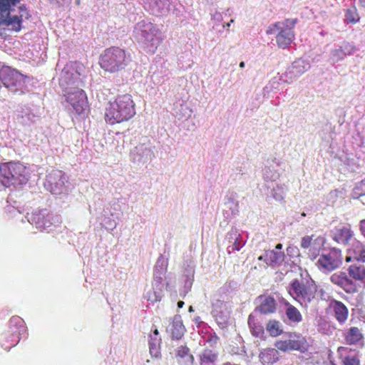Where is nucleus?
Wrapping results in <instances>:
<instances>
[{"label": "nucleus", "instance_id": "obj_35", "mask_svg": "<svg viewBox=\"0 0 365 365\" xmlns=\"http://www.w3.org/2000/svg\"><path fill=\"white\" fill-rule=\"evenodd\" d=\"M360 231L365 236V219L360 221Z\"/></svg>", "mask_w": 365, "mask_h": 365}, {"label": "nucleus", "instance_id": "obj_14", "mask_svg": "<svg viewBox=\"0 0 365 365\" xmlns=\"http://www.w3.org/2000/svg\"><path fill=\"white\" fill-rule=\"evenodd\" d=\"M330 281L338 287L342 288L347 293L355 292L356 289L351 279L346 272H337L330 277Z\"/></svg>", "mask_w": 365, "mask_h": 365}, {"label": "nucleus", "instance_id": "obj_19", "mask_svg": "<svg viewBox=\"0 0 365 365\" xmlns=\"http://www.w3.org/2000/svg\"><path fill=\"white\" fill-rule=\"evenodd\" d=\"M279 349L266 348L260 351L259 360L262 365H272L279 359Z\"/></svg>", "mask_w": 365, "mask_h": 365}, {"label": "nucleus", "instance_id": "obj_43", "mask_svg": "<svg viewBox=\"0 0 365 365\" xmlns=\"http://www.w3.org/2000/svg\"><path fill=\"white\" fill-rule=\"evenodd\" d=\"M340 349H346H346H348V348H346V347H344V346H341V347L339 348V350H340Z\"/></svg>", "mask_w": 365, "mask_h": 365}, {"label": "nucleus", "instance_id": "obj_34", "mask_svg": "<svg viewBox=\"0 0 365 365\" xmlns=\"http://www.w3.org/2000/svg\"><path fill=\"white\" fill-rule=\"evenodd\" d=\"M312 242V236H305L302 237L301 241V247L307 249L309 248Z\"/></svg>", "mask_w": 365, "mask_h": 365}, {"label": "nucleus", "instance_id": "obj_1", "mask_svg": "<svg viewBox=\"0 0 365 365\" xmlns=\"http://www.w3.org/2000/svg\"><path fill=\"white\" fill-rule=\"evenodd\" d=\"M22 0H0V29H7L11 32H19L22 29L24 18L30 14Z\"/></svg>", "mask_w": 365, "mask_h": 365}, {"label": "nucleus", "instance_id": "obj_28", "mask_svg": "<svg viewBox=\"0 0 365 365\" xmlns=\"http://www.w3.org/2000/svg\"><path fill=\"white\" fill-rule=\"evenodd\" d=\"M266 329L272 337H277L282 334L280 322L277 320H269L266 326Z\"/></svg>", "mask_w": 365, "mask_h": 365}, {"label": "nucleus", "instance_id": "obj_45", "mask_svg": "<svg viewBox=\"0 0 365 365\" xmlns=\"http://www.w3.org/2000/svg\"><path fill=\"white\" fill-rule=\"evenodd\" d=\"M363 181H364V183H365V178L363 180Z\"/></svg>", "mask_w": 365, "mask_h": 365}, {"label": "nucleus", "instance_id": "obj_16", "mask_svg": "<svg viewBox=\"0 0 365 365\" xmlns=\"http://www.w3.org/2000/svg\"><path fill=\"white\" fill-rule=\"evenodd\" d=\"M146 10L152 14L160 16L169 9V0H143Z\"/></svg>", "mask_w": 365, "mask_h": 365}, {"label": "nucleus", "instance_id": "obj_18", "mask_svg": "<svg viewBox=\"0 0 365 365\" xmlns=\"http://www.w3.org/2000/svg\"><path fill=\"white\" fill-rule=\"evenodd\" d=\"M345 343L348 345H364V336L361 330L357 327H351L344 333Z\"/></svg>", "mask_w": 365, "mask_h": 365}, {"label": "nucleus", "instance_id": "obj_40", "mask_svg": "<svg viewBox=\"0 0 365 365\" xmlns=\"http://www.w3.org/2000/svg\"><path fill=\"white\" fill-rule=\"evenodd\" d=\"M275 248H276V250H282V244H277V245H276Z\"/></svg>", "mask_w": 365, "mask_h": 365}, {"label": "nucleus", "instance_id": "obj_25", "mask_svg": "<svg viewBox=\"0 0 365 365\" xmlns=\"http://www.w3.org/2000/svg\"><path fill=\"white\" fill-rule=\"evenodd\" d=\"M61 178L62 175L61 173H58L56 177L52 175L48 177L47 181L51 184V192L53 194L58 195L63 192L64 182Z\"/></svg>", "mask_w": 365, "mask_h": 365}, {"label": "nucleus", "instance_id": "obj_11", "mask_svg": "<svg viewBox=\"0 0 365 365\" xmlns=\"http://www.w3.org/2000/svg\"><path fill=\"white\" fill-rule=\"evenodd\" d=\"M25 331L24 321L19 316H13L9 322V330L5 334V339L11 337L13 342L11 346L6 347L9 350L11 347L16 346L20 341V335Z\"/></svg>", "mask_w": 365, "mask_h": 365}, {"label": "nucleus", "instance_id": "obj_31", "mask_svg": "<svg viewBox=\"0 0 365 365\" xmlns=\"http://www.w3.org/2000/svg\"><path fill=\"white\" fill-rule=\"evenodd\" d=\"M360 19L357 10L355 7L352 9H349L346 11L345 13V20L348 23L356 24Z\"/></svg>", "mask_w": 365, "mask_h": 365}, {"label": "nucleus", "instance_id": "obj_42", "mask_svg": "<svg viewBox=\"0 0 365 365\" xmlns=\"http://www.w3.org/2000/svg\"><path fill=\"white\" fill-rule=\"evenodd\" d=\"M240 67L242 68H244L245 67V62H243V61L240 62Z\"/></svg>", "mask_w": 365, "mask_h": 365}, {"label": "nucleus", "instance_id": "obj_5", "mask_svg": "<svg viewBox=\"0 0 365 365\" xmlns=\"http://www.w3.org/2000/svg\"><path fill=\"white\" fill-rule=\"evenodd\" d=\"M60 86L63 88V95L77 114H81L87 107V96L85 91L70 78L68 73L60 78Z\"/></svg>", "mask_w": 365, "mask_h": 365}, {"label": "nucleus", "instance_id": "obj_36", "mask_svg": "<svg viewBox=\"0 0 365 365\" xmlns=\"http://www.w3.org/2000/svg\"><path fill=\"white\" fill-rule=\"evenodd\" d=\"M240 243L237 242H235L233 245V249L235 250H239L240 249Z\"/></svg>", "mask_w": 365, "mask_h": 365}, {"label": "nucleus", "instance_id": "obj_33", "mask_svg": "<svg viewBox=\"0 0 365 365\" xmlns=\"http://www.w3.org/2000/svg\"><path fill=\"white\" fill-rule=\"evenodd\" d=\"M354 195L357 197L365 195V183L361 180L354 189Z\"/></svg>", "mask_w": 365, "mask_h": 365}, {"label": "nucleus", "instance_id": "obj_2", "mask_svg": "<svg viewBox=\"0 0 365 365\" xmlns=\"http://www.w3.org/2000/svg\"><path fill=\"white\" fill-rule=\"evenodd\" d=\"M135 114V104L130 94L118 95L106 107L104 119L110 125L129 120Z\"/></svg>", "mask_w": 365, "mask_h": 365}, {"label": "nucleus", "instance_id": "obj_24", "mask_svg": "<svg viewBox=\"0 0 365 365\" xmlns=\"http://www.w3.org/2000/svg\"><path fill=\"white\" fill-rule=\"evenodd\" d=\"M265 262L270 266L280 264L284 259V253L281 251L267 250L264 253Z\"/></svg>", "mask_w": 365, "mask_h": 365}, {"label": "nucleus", "instance_id": "obj_23", "mask_svg": "<svg viewBox=\"0 0 365 365\" xmlns=\"http://www.w3.org/2000/svg\"><path fill=\"white\" fill-rule=\"evenodd\" d=\"M347 271L349 277L355 281L362 282L365 279V266L360 262L351 264Z\"/></svg>", "mask_w": 365, "mask_h": 365}, {"label": "nucleus", "instance_id": "obj_39", "mask_svg": "<svg viewBox=\"0 0 365 365\" xmlns=\"http://www.w3.org/2000/svg\"><path fill=\"white\" fill-rule=\"evenodd\" d=\"M183 305H184V302H183L182 301H179V302H178V307L179 308H182V307H183Z\"/></svg>", "mask_w": 365, "mask_h": 365}, {"label": "nucleus", "instance_id": "obj_12", "mask_svg": "<svg viewBox=\"0 0 365 365\" xmlns=\"http://www.w3.org/2000/svg\"><path fill=\"white\" fill-rule=\"evenodd\" d=\"M168 262L161 255L155 263L153 272V286L155 289L162 291L163 288V282L165 279L166 272L168 271Z\"/></svg>", "mask_w": 365, "mask_h": 365}, {"label": "nucleus", "instance_id": "obj_10", "mask_svg": "<svg viewBox=\"0 0 365 365\" xmlns=\"http://www.w3.org/2000/svg\"><path fill=\"white\" fill-rule=\"evenodd\" d=\"M295 24L296 20L287 19L283 23L277 22L274 24V26L279 30L276 36V41L279 48H286L292 43L294 37L292 29Z\"/></svg>", "mask_w": 365, "mask_h": 365}, {"label": "nucleus", "instance_id": "obj_17", "mask_svg": "<svg viewBox=\"0 0 365 365\" xmlns=\"http://www.w3.org/2000/svg\"><path fill=\"white\" fill-rule=\"evenodd\" d=\"M329 307L332 310L334 318L339 324H344L349 317V310L346 306L336 299H331Z\"/></svg>", "mask_w": 365, "mask_h": 365}, {"label": "nucleus", "instance_id": "obj_44", "mask_svg": "<svg viewBox=\"0 0 365 365\" xmlns=\"http://www.w3.org/2000/svg\"><path fill=\"white\" fill-rule=\"evenodd\" d=\"M190 309V312H191V311H192V307H190V309Z\"/></svg>", "mask_w": 365, "mask_h": 365}, {"label": "nucleus", "instance_id": "obj_4", "mask_svg": "<svg viewBox=\"0 0 365 365\" xmlns=\"http://www.w3.org/2000/svg\"><path fill=\"white\" fill-rule=\"evenodd\" d=\"M29 178L27 168L20 162L0 163V190L11 186L24 185L27 182Z\"/></svg>", "mask_w": 365, "mask_h": 365}, {"label": "nucleus", "instance_id": "obj_3", "mask_svg": "<svg viewBox=\"0 0 365 365\" xmlns=\"http://www.w3.org/2000/svg\"><path fill=\"white\" fill-rule=\"evenodd\" d=\"M134 34L138 43L147 53H155L163 41L161 31L158 26L144 20L135 25Z\"/></svg>", "mask_w": 365, "mask_h": 365}, {"label": "nucleus", "instance_id": "obj_37", "mask_svg": "<svg viewBox=\"0 0 365 365\" xmlns=\"http://www.w3.org/2000/svg\"><path fill=\"white\" fill-rule=\"evenodd\" d=\"M359 4L362 7H365V0H359Z\"/></svg>", "mask_w": 365, "mask_h": 365}, {"label": "nucleus", "instance_id": "obj_26", "mask_svg": "<svg viewBox=\"0 0 365 365\" xmlns=\"http://www.w3.org/2000/svg\"><path fill=\"white\" fill-rule=\"evenodd\" d=\"M285 305L287 307L286 315L288 319L294 323H299L302 321V316L300 312L293 305L287 302Z\"/></svg>", "mask_w": 365, "mask_h": 365}, {"label": "nucleus", "instance_id": "obj_13", "mask_svg": "<svg viewBox=\"0 0 365 365\" xmlns=\"http://www.w3.org/2000/svg\"><path fill=\"white\" fill-rule=\"evenodd\" d=\"M0 77L6 88H11L19 85L26 76L16 69L6 67L1 71Z\"/></svg>", "mask_w": 365, "mask_h": 365}, {"label": "nucleus", "instance_id": "obj_15", "mask_svg": "<svg viewBox=\"0 0 365 365\" xmlns=\"http://www.w3.org/2000/svg\"><path fill=\"white\" fill-rule=\"evenodd\" d=\"M352 260L365 262V245L358 240L353 242L347 250L346 262H349Z\"/></svg>", "mask_w": 365, "mask_h": 365}, {"label": "nucleus", "instance_id": "obj_21", "mask_svg": "<svg viewBox=\"0 0 365 365\" xmlns=\"http://www.w3.org/2000/svg\"><path fill=\"white\" fill-rule=\"evenodd\" d=\"M261 300L259 306L257 307L259 312L263 314L274 313L276 310L277 302L274 297L271 296H259Z\"/></svg>", "mask_w": 365, "mask_h": 365}, {"label": "nucleus", "instance_id": "obj_7", "mask_svg": "<svg viewBox=\"0 0 365 365\" xmlns=\"http://www.w3.org/2000/svg\"><path fill=\"white\" fill-rule=\"evenodd\" d=\"M317 287L312 282H301L297 279L290 283V295L304 308L315 305L318 302Z\"/></svg>", "mask_w": 365, "mask_h": 365}, {"label": "nucleus", "instance_id": "obj_8", "mask_svg": "<svg viewBox=\"0 0 365 365\" xmlns=\"http://www.w3.org/2000/svg\"><path fill=\"white\" fill-rule=\"evenodd\" d=\"M341 263V251L336 248H331L319 256L317 265L320 271L327 273L339 268Z\"/></svg>", "mask_w": 365, "mask_h": 365}, {"label": "nucleus", "instance_id": "obj_20", "mask_svg": "<svg viewBox=\"0 0 365 365\" xmlns=\"http://www.w3.org/2000/svg\"><path fill=\"white\" fill-rule=\"evenodd\" d=\"M149 351L153 357L158 358L160 356L161 337L157 329L153 331L149 336Z\"/></svg>", "mask_w": 365, "mask_h": 365}, {"label": "nucleus", "instance_id": "obj_32", "mask_svg": "<svg viewBox=\"0 0 365 365\" xmlns=\"http://www.w3.org/2000/svg\"><path fill=\"white\" fill-rule=\"evenodd\" d=\"M343 365H360V359L358 354L347 355L344 356L341 361Z\"/></svg>", "mask_w": 365, "mask_h": 365}, {"label": "nucleus", "instance_id": "obj_30", "mask_svg": "<svg viewBox=\"0 0 365 365\" xmlns=\"http://www.w3.org/2000/svg\"><path fill=\"white\" fill-rule=\"evenodd\" d=\"M248 325L250 328L252 335L259 337L262 336L264 334V328L262 325L255 322V317L250 315L248 317Z\"/></svg>", "mask_w": 365, "mask_h": 365}, {"label": "nucleus", "instance_id": "obj_6", "mask_svg": "<svg viewBox=\"0 0 365 365\" xmlns=\"http://www.w3.org/2000/svg\"><path fill=\"white\" fill-rule=\"evenodd\" d=\"M130 61V56L127 55L125 50L118 46H111L101 55L99 64L106 72L113 73L123 70Z\"/></svg>", "mask_w": 365, "mask_h": 365}, {"label": "nucleus", "instance_id": "obj_22", "mask_svg": "<svg viewBox=\"0 0 365 365\" xmlns=\"http://www.w3.org/2000/svg\"><path fill=\"white\" fill-rule=\"evenodd\" d=\"M353 237L354 232L351 230L350 227L344 226L336 230L334 240L339 244L346 245L353 238Z\"/></svg>", "mask_w": 365, "mask_h": 365}, {"label": "nucleus", "instance_id": "obj_29", "mask_svg": "<svg viewBox=\"0 0 365 365\" xmlns=\"http://www.w3.org/2000/svg\"><path fill=\"white\" fill-rule=\"evenodd\" d=\"M217 354L212 350L205 349L200 356V364H208L216 361Z\"/></svg>", "mask_w": 365, "mask_h": 365}, {"label": "nucleus", "instance_id": "obj_38", "mask_svg": "<svg viewBox=\"0 0 365 365\" xmlns=\"http://www.w3.org/2000/svg\"><path fill=\"white\" fill-rule=\"evenodd\" d=\"M340 53H342V51L340 50V49H336L334 51V55H339Z\"/></svg>", "mask_w": 365, "mask_h": 365}, {"label": "nucleus", "instance_id": "obj_27", "mask_svg": "<svg viewBox=\"0 0 365 365\" xmlns=\"http://www.w3.org/2000/svg\"><path fill=\"white\" fill-rule=\"evenodd\" d=\"M185 331V328L181 321L173 322L170 333L173 339H180L184 335Z\"/></svg>", "mask_w": 365, "mask_h": 365}, {"label": "nucleus", "instance_id": "obj_41", "mask_svg": "<svg viewBox=\"0 0 365 365\" xmlns=\"http://www.w3.org/2000/svg\"><path fill=\"white\" fill-rule=\"evenodd\" d=\"M258 260L259 261H262V260H264L265 262V257H264V255L263 256H259L258 257Z\"/></svg>", "mask_w": 365, "mask_h": 365}, {"label": "nucleus", "instance_id": "obj_9", "mask_svg": "<svg viewBox=\"0 0 365 365\" xmlns=\"http://www.w3.org/2000/svg\"><path fill=\"white\" fill-rule=\"evenodd\" d=\"M274 345L277 349L283 352L297 351L304 353L309 349V344L306 338L302 334L296 333H290L288 339L277 341Z\"/></svg>", "mask_w": 365, "mask_h": 365}]
</instances>
